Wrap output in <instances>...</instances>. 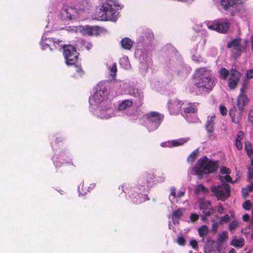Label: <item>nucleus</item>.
Instances as JSON below:
<instances>
[{
	"instance_id": "obj_4",
	"label": "nucleus",
	"mask_w": 253,
	"mask_h": 253,
	"mask_svg": "<svg viewBox=\"0 0 253 253\" xmlns=\"http://www.w3.org/2000/svg\"><path fill=\"white\" fill-rule=\"evenodd\" d=\"M211 190L218 200L225 201L230 196V186L225 182L217 186H211Z\"/></svg>"
},
{
	"instance_id": "obj_40",
	"label": "nucleus",
	"mask_w": 253,
	"mask_h": 253,
	"mask_svg": "<svg viewBox=\"0 0 253 253\" xmlns=\"http://www.w3.org/2000/svg\"><path fill=\"white\" fill-rule=\"evenodd\" d=\"M185 239L183 236H178L177 238V243L180 246H184L185 245Z\"/></svg>"
},
{
	"instance_id": "obj_17",
	"label": "nucleus",
	"mask_w": 253,
	"mask_h": 253,
	"mask_svg": "<svg viewBox=\"0 0 253 253\" xmlns=\"http://www.w3.org/2000/svg\"><path fill=\"white\" fill-rule=\"evenodd\" d=\"M249 102L247 95H239L237 98V107L241 109V110H244V107Z\"/></svg>"
},
{
	"instance_id": "obj_64",
	"label": "nucleus",
	"mask_w": 253,
	"mask_h": 253,
	"mask_svg": "<svg viewBox=\"0 0 253 253\" xmlns=\"http://www.w3.org/2000/svg\"><path fill=\"white\" fill-rule=\"evenodd\" d=\"M251 48L252 51H253V36L251 37Z\"/></svg>"
},
{
	"instance_id": "obj_3",
	"label": "nucleus",
	"mask_w": 253,
	"mask_h": 253,
	"mask_svg": "<svg viewBox=\"0 0 253 253\" xmlns=\"http://www.w3.org/2000/svg\"><path fill=\"white\" fill-rule=\"evenodd\" d=\"M218 167V161L209 160L206 156H205L198 161L197 165L193 168V170L197 175L209 174L215 172Z\"/></svg>"
},
{
	"instance_id": "obj_38",
	"label": "nucleus",
	"mask_w": 253,
	"mask_h": 253,
	"mask_svg": "<svg viewBox=\"0 0 253 253\" xmlns=\"http://www.w3.org/2000/svg\"><path fill=\"white\" fill-rule=\"evenodd\" d=\"M238 225V222L236 220L232 221L230 222L229 225V229L230 231H232L236 229Z\"/></svg>"
},
{
	"instance_id": "obj_56",
	"label": "nucleus",
	"mask_w": 253,
	"mask_h": 253,
	"mask_svg": "<svg viewBox=\"0 0 253 253\" xmlns=\"http://www.w3.org/2000/svg\"><path fill=\"white\" fill-rule=\"evenodd\" d=\"M249 192H252L253 190V182L251 181V183L246 186L245 188Z\"/></svg>"
},
{
	"instance_id": "obj_35",
	"label": "nucleus",
	"mask_w": 253,
	"mask_h": 253,
	"mask_svg": "<svg viewBox=\"0 0 253 253\" xmlns=\"http://www.w3.org/2000/svg\"><path fill=\"white\" fill-rule=\"evenodd\" d=\"M198 152L197 150L194 151L192 152L188 158V161L189 162H194L195 158L198 155Z\"/></svg>"
},
{
	"instance_id": "obj_63",
	"label": "nucleus",
	"mask_w": 253,
	"mask_h": 253,
	"mask_svg": "<svg viewBox=\"0 0 253 253\" xmlns=\"http://www.w3.org/2000/svg\"><path fill=\"white\" fill-rule=\"evenodd\" d=\"M136 197H139L138 194H137L136 195L134 196V199L132 200L133 203L137 204L138 203L137 198Z\"/></svg>"
},
{
	"instance_id": "obj_11",
	"label": "nucleus",
	"mask_w": 253,
	"mask_h": 253,
	"mask_svg": "<svg viewBox=\"0 0 253 253\" xmlns=\"http://www.w3.org/2000/svg\"><path fill=\"white\" fill-rule=\"evenodd\" d=\"M215 115L208 116L207 121L206 123L205 128L208 134V137L211 139H215L216 136L214 134V119Z\"/></svg>"
},
{
	"instance_id": "obj_53",
	"label": "nucleus",
	"mask_w": 253,
	"mask_h": 253,
	"mask_svg": "<svg viewBox=\"0 0 253 253\" xmlns=\"http://www.w3.org/2000/svg\"><path fill=\"white\" fill-rule=\"evenodd\" d=\"M215 241L212 240L210 237H208L207 238V244L208 246H212L214 243Z\"/></svg>"
},
{
	"instance_id": "obj_32",
	"label": "nucleus",
	"mask_w": 253,
	"mask_h": 253,
	"mask_svg": "<svg viewBox=\"0 0 253 253\" xmlns=\"http://www.w3.org/2000/svg\"><path fill=\"white\" fill-rule=\"evenodd\" d=\"M142 35V37L143 38H145L148 41H151L154 38L152 32L149 29L144 30L143 31Z\"/></svg>"
},
{
	"instance_id": "obj_34",
	"label": "nucleus",
	"mask_w": 253,
	"mask_h": 253,
	"mask_svg": "<svg viewBox=\"0 0 253 253\" xmlns=\"http://www.w3.org/2000/svg\"><path fill=\"white\" fill-rule=\"evenodd\" d=\"M248 121L250 125L253 126V107L249 110Z\"/></svg>"
},
{
	"instance_id": "obj_33",
	"label": "nucleus",
	"mask_w": 253,
	"mask_h": 253,
	"mask_svg": "<svg viewBox=\"0 0 253 253\" xmlns=\"http://www.w3.org/2000/svg\"><path fill=\"white\" fill-rule=\"evenodd\" d=\"M230 220V216L228 214H226L224 216L220 217L219 224V225H222L224 223H227L229 222Z\"/></svg>"
},
{
	"instance_id": "obj_6",
	"label": "nucleus",
	"mask_w": 253,
	"mask_h": 253,
	"mask_svg": "<svg viewBox=\"0 0 253 253\" xmlns=\"http://www.w3.org/2000/svg\"><path fill=\"white\" fill-rule=\"evenodd\" d=\"M63 55L67 65H73L79 58V53L75 47L69 44L63 46Z\"/></svg>"
},
{
	"instance_id": "obj_12",
	"label": "nucleus",
	"mask_w": 253,
	"mask_h": 253,
	"mask_svg": "<svg viewBox=\"0 0 253 253\" xmlns=\"http://www.w3.org/2000/svg\"><path fill=\"white\" fill-rule=\"evenodd\" d=\"M200 210L202 211L203 214L206 215H211L213 214L214 210L209 201L201 200L199 202Z\"/></svg>"
},
{
	"instance_id": "obj_26",
	"label": "nucleus",
	"mask_w": 253,
	"mask_h": 253,
	"mask_svg": "<svg viewBox=\"0 0 253 253\" xmlns=\"http://www.w3.org/2000/svg\"><path fill=\"white\" fill-rule=\"evenodd\" d=\"M184 210L183 209H179L174 211L171 214V218L174 221L175 220H178L183 215Z\"/></svg>"
},
{
	"instance_id": "obj_15",
	"label": "nucleus",
	"mask_w": 253,
	"mask_h": 253,
	"mask_svg": "<svg viewBox=\"0 0 253 253\" xmlns=\"http://www.w3.org/2000/svg\"><path fill=\"white\" fill-rule=\"evenodd\" d=\"M100 31L99 27L97 26H86L84 27L82 29V33L84 35L89 36L93 35H98Z\"/></svg>"
},
{
	"instance_id": "obj_24",
	"label": "nucleus",
	"mask_w": 253,
	"mask_h": 253,
	"mask_svg": "<svg viewBox=\"0 0 253 253\" xmlns=\"http://www.w3.org/2000/svg\"><path fill=\"white\" fill-rule=\"evenodd\" d=\"M186 142V141L184 139H176L172 141H168V146L171 147H176L182 145Z\"/></svg>"
},
{
	"instance_id": "obj_2",
	"label": "nucleus",
	"mask_w": 253,
	"mask_h": 253,
	"mask_svg": "<svg viewBox=\"0 0 253 253\" xmlns=\"http://www.w3.org/2000/svg\"><path fill=\"white\" fill-rule=\"evenodd\" d=\"M195 75V85L197 87L205 88L208 92L212 90L214 84L211 70L205 67L200 68L196 70Z\"/></svg>"
},
{
	"instance_id": "obj_48",
	"label": "nucleus",
	"mask_w": 253,
	"mask_h": 253,
	"mask_svg": "<svg viewBox=\"0 0 253 253\" xmlns=\"http://www.w3.org/2000/svg\"><path fill=\"white\" fill-rule=\"evenodd\" d=\"M235 145L238 150H241L243 148V144L241 141L235 140Z\"/></svg>"
},
{
	"instance_id": "obj_54",
	"label": "nucleus",
	"mask_w": 253,
	"mask_h": 253,
	"mask_svg": "<svg viewBox=\"0 0 253 253\" xmlns=\"http://www.w3.org/2000/svg\"><path fill=\"white\" fill-rule=\"evenodd\" d=\"M217 211L218 213H219V214L223 213L224 211V208L221 204H219V205L217 206Z\"/></svg>"
},
{
	"instance_id": "obj_8",
	"label": "nucleus",
	"mask_w": 253,
	"mask_h": 253,
	"mask_svg": "<svg viewBox=\"0 0 253 253\" xmlns=\"http://www.w3.org/2000/svg\"><path fill=\"white\" fill-rule=\"evenodd\" d=\"M242 3V0H221L220 2L221 6L224 10H232L231 15H233L235 13L239 11L237 7Z\"/></svg>"
},
{
	"instance_id": "obj_44",
	"label": "nucleus",
	"mask_w": 253,
	"mask_h": 253,
	"mask_svg": "<svg viewBox=\"0 0 253 253\" xmlns=\"http://www.w3.org/2000/svg\"><path fill=\"white\" fill-rule=\"evenodd\" d=\"M82 44L85 46V48L88 50L90 49L93 46V45L91 44V43L86 42L85 41H83Z\"/></svg>"
},
{
	"instance_id": "obj_57",
	"label": "nucleus",
	"mask_w": 253,
	"mask_h": 253,
	"mask_svg": "<svg viewBox=\"0 0 253 253\" xmlns=\"http://www.w3.org/2000/svg\"><path fill=\"white\" fill-rule=\"evenodd\" d=\"M175 188L174 187H171L170 188V194L174 197V198H176V192H175Z\"/></svg>"
},
{
	"instance_id": "obj_27",
	"label": "nucleus",
	"mask_w": 253,
	"mask_h": 253,
	"mask_svg": "<svg viewBox=\"0 0 253 253\" xmlns=\"http://www.w3.org/2000/svg\"><path fill=\"white\" fill-rule=\"evenodd\" d=\"M244 240L242 238L234 239L231 242L230 245L236 248H242L244 246Z\"/></svg>"
},
{
	"instance_id": "obj_58",
	"label": "nucleus",
	"mask_w": 253,
	"mask_h": 253,
	"mask_svg": "<svg viewBox=\"0 0 253 253\" xmlns=\"http://www.w3.org/2000/svg\"><path fill=\"white\" fill-rule=\"evenodd\" d=\"M250 218V216L248 214H245L242 217V219L244 221H248Z\"/></svg>"
},
{
	"instance_id": "obj_19",
	"label": "nucleus",
	"mask_w": 253,
	"mask_h": 253,
	"mask_svg": "<svg viewBox=\"0 0 253 253\" xmlns=\"http://www.w3.org/2000/svg\"><path fill=\"white\" fill-rule=\"evenodd\" d=\"M73 65L74 66V73L73 75V77L76 78L83 77L85 73L81 64L77 63L76 62Z\"/></svg>"
},
{
	"instance_id": "obj_47",
	"label": "nucleus",
	"mask_w": 253,
	"mask_h": 253,
	"mask_svg": "<svg viewBox=\"0 0 253 253\" xmlns=\"http://www.w3.org/2000/svg\"><path fill=\"white\" fill-rule=\"evenodd\" d=\"M246 76L248 79L253 78V69L248 70Z\"/></svg>"
},
{
	"instance_id": "obj_52",
	"label": "nucleus",
	"mask_w": 253,
	"mask_h": 253,
	"mask_svg": "<svg viewBox=\"0 0 253 253\" xmlns=\"http://www.w3.org/2000/svg\"><path fill=\"white\" fill-rule=\"evenodd\" d=\"M190 245L192 247V248L195 249L198 248V244L197 242L195 240H192L190 242Z\"/></svg>"
},
{
	"instance_id": "obj_42",
	"label": "nucleus",
	"mask_w": 253,
	"mask_h": 253,
	"mask_svg": "<svg viewBox=\"0 0 253 253\" xmlns=\"http://www.w3.org/2000/svg\"><path fill=\"white\" fill-rule=\"evenodd\" d=\"M117 71V66L116 64H114L110 68L111 75L112 76H115Z\"/></svg>"
},
{
	"instance_id": "obj_21",
	"label": "nucleus",
	"mask_w": 253,
	"mask_h": 253,
	"mask_svg": "<svg viewBox=\"0 0 253 253\" xmlns=\"http://www.w3.org/2000/svg\"><path fill=\"white\" fill-rule=\"evenodd\" d=\"M132 104L133 102L131 100H125L119 103L118 108L120 111L124 110L130 107Z\"/></svg>"
},
{
	"instance_id": "obj_62",
	"label": "nucleus",
	"mask_w": 253,
	"mask_h": 253,
	"mask_svg": "<svg viewBox=\"0 0 253 253\" xmlns=\"http://www.w3.org/2000/svg\"><path fill=\"white\" fill-rule=\"evenodd\" d=\"M62 138L61 136L56 137L55 138V142L59 143L62 141Z\"/></svg>"
},
{
	"instance_id": "obj_10",
	"label": "nucleus",
	"mask_w": 253,
	"mask_h": 253,
	"mask_svg": "<svg viewBox=\"0 0 253 253\" xmlns=\"http://www.w3.org/2000/svg\"><path fill=\"white\" fill-rule=\"evenodd\" d=\"M241 77V74L240 72L236 69L230 70V77L228 81V86L230 89L233 90L236 88Z\"/></svg>"
},
{
	"instance_id": "obj_1",
	"label": "nucleus",
	"mask_w": 253,
	"mask_h": 253,
	"mask_svg": "<svg viewBox=\"0 0 253 253\" xmlns=\"http://www.w3.org/2000/svg\"><path fill=\"white\" fill-rule=\"evenodd\" d=\"M120 5L114 0H107L103 2L97 14L101 20H112L115 21L119 15Z\"/></svg>"
},
{
	"instance_id": "obj_36",
	"label": "nucleus",
	"mask_w": 253,
	"mask_h": 253,
	"mask_svg": "<svg viewBox=\"0 0 253 253\" xmlns=\"http://www.w3.org/2000/svg\"><path fill=\"white\" fill-rule=\"evenodd\" d=\"M245 133L243 131H239L236 134L235 140L241 141L245 137Z\"/></svg>"
},
{
	"instance_id": "obj_20",
	"label": "nucleus",
	"mask_w": 253,
	"mask_h": 253,
	"mask_svg": "<svg viewBox=\"0 0 253 253\" xmlns=\"http://www.w3.org/2000/svg\"><path fill=\"white\" fill-rule=\"evenodd\" d=\"M122 47L126 50H129L132 46L133 42L128 38H125L121 41Z\"/></svg>"
},
{
	"instance_id": "obj_49",
	"label": "nucleus",
	"mask_w": 253,
	"mask_h": 253,
	"mask_svg": "<svg viewBox=\"0 0 253 253\" xmlns=\"http://www.w3.org/2000/svg\"><path fill=\"white\" fill-rule=\"evenodd\" d=\"M223 178L225 180V181L227 182L233 183V182L232 181V178L229 174H226L224 177H221L220 179L222 181H223Z\"/></svg>"
},
{
	"instance_id": "obj_59",
	"label": "nucleus",
	"mask_w": 253,
	"mask_h": 253,
	"mask_svg": "<svg viewBox=\"0 0 253 253\" xmlns=\"http://www.w3.org/2000/svg\"><path fill=\"white\" fill-rule=\"evenodd\" d=\"M184 194H185L184 191H179L178 193L177 197L180 198L183 197L184 195Z\"/></svg>"
},
{
	"instance_id": "obj_16",
	"label": "nucleus",
	"mask_w": 253,
	"mask_h": 253,
	"mask_svg": "<svg viewBox=\"0 0 253 253\" xmlns=\"http://www.w3.org/2000/svg\"><path fill=\"white\" fill-rule=\"evenodd\" d=\"M240 39H235L227 43V47L231 48L233 47L234 51L238 50V52L237 53V55H241L242 52V49L240 45Z\"/></svg>"
},
{
	"instance_id": "obj_18",
	"label": "nucleus",
	"mask_w": 253,
	"mask_h": 253,
	"mask_svg": "<svg viewBox=\"0 0 253 253\" xmlns=\"http://www.w3.org/2000/svg\"><path fill=\"white\" fill-rule=\"evenodd\" d=\"M184 105L183 110L185 114L195 113L198 111L197 107L198 103L196 102H189Z\"/></svg>"
},
{
	"instance_id": "obj_28",
	"label": "nucleus",
	"mask_w": 253,
	"mask_h": 253,
	"mask_svg": "<svg viewBox=\"0 0 253 253\" xmlns=\"http://www.w3.org/2000/svg\"><path fill=\"white\" fill-rule=\"evenodd\" d=\"M129 94L135 97H143V96L142 94L141 90L135 87H131L129 89Z\"/></svg>"
},
{
	"instance_id": "obj_37",
	"label": "nucleus",
	"mask_w": 253,
	"mask_h": 253,
	"mask_svg": "<svg viewBox=\"0 0 253 253\" xmlns=\"http://www.w3.org/2000/svg\"><path fill=\"white\" fill-rule=\"evenodd\" d=\"M212 221H214V220H213ZM219 225V222H214L213 223H212V224L211 225V231L213 233H216V232L217 231V229H218Z\"/></svg>"
},
{
	"instance_id": "obj_25",
	"label": "nucleus",
	"mask_w": 253,
	"mask_h": 253,
	"mask_svg": "<svg viewBox=\"0 0 253 253\" xmlns=\"http://www.w3.org/2000/svg\"><path fill=\"white\" fill-rule=\"evenodd\" d=\"M228 238V233L226 231H222L218 236L217 240V243L218 245H221L224 242H226Z\"/></svg>"
},
{
	"instance_id": "obj_50",
	"label": "nucleus",
	"mask_w": 253,
	"mask_h": 253,
	"mask_svg": "<svg viewBox=\"0 0 253 253\" xmlns=\"http://www.w3.org/2000/svg\"><path fill=\"white\" fill-rule=\"evenodd\" d=\"M246 88H247L246 84H243L242 85V87L240 89L239 95H246L245 92H246Z\"/></svg>"
},
{
	"instance_id": "obj_29",
	"label": "nucleus",
	"mask_w": 253,
	"mask_h": 253,
	"mask_svg": "<svg viewBox=\"0 0 253 253\" xmlns=\"http://www.w3.org/2000/svg\"><path fill=\"white\" fill-rule=\"evenodd\" d=\"M208 191V189L206 187L201 184L197 185L196 188L194 189V193L196 195H199L200 193L205 194L207 193Z\"/></svg>"
},
{
	"instance_id": "obj_45",
	"label": "nucleus",
	"mask_w": 253,
	"mask_h": 253,
	"mask_svg": "<svg viewBox=\"0 0 253 253\" xmlns=\"http://www.w3.org/2000/svg\"><path fill=\"white\" fill-rule=\"evenodd\" d=\"M199 218V215L197 214V213H191L190 215V220L192 222L196 221L197 220H198Z\"/></svg>"
},
{
	"instance_id": "obj_61",
	"label": "nucleus",
	"mask_w": 253,
	"mask_h": 253,
	"mask_svg": "<svg viewBox=\"0 0 253 253\" xmlns=\"http://www.w3.org/2000/svg\"><path fill=\"white\" fill-rule=\"evenodd\" d=\"M232 53H233V57L234 58H237V57H239L240 56V55H237V53L238 52V50L234 51V49H232Z\"/></svg>"
},
{
	"instance_id": "obj_13",
	"label": "nucleus",
	"mask_w": 253,
	"mask_h": 253,
	"mask_svg": "<svg viewBox=\"0 0 253 253\" xmlns=\"http://www.w3.org/2000/svg\"><path fill=\"white\" fill-rule=\"evenodd\" d=\"M230 27L229 22H217L208 26L209 29L219 33H225Z\"/></svg>"
},
{
	"instance_id": "obj_23",
	"label": "nucleus",
	"mask_w": 253,
	"mask_h": 253,
	"mask_svg": "<svg viewBox=\"0 0 253 253\" xmlns=\"http://www.w3.org/2000/svg\"><path fill=\"white\" fill-rule=\"evenodd\" d=\"M55 43V39L53 38H48L43 42V47H48L51 50H54L53 45Z\"/></svg>"
},
{
	"instance_id": "obj_14",
	"label": "nucleus",
	"mask_w": 253,
	"mask_h": 253,
	"mask_svg": "<svg viewBox=\"0 0 253 253\" xmlns=\"http://www.w3.org/2000/svg\"><path fill=\"white\" fill-rule=\"evenodd\" d=\"M244 110H241V109L234 108L230 111L229 115L231 118L232 122L236 124H238L241 122L242 117L243 113Z\"/></svg>"
},
{
	"instance_id": "obj_22",
	"label": "nucleus",
	"mask_w": 253,
	"mask_h": 253,
	"mask_svg": "<svg viewBox=\"0 0 253 253\" xmlns=\"http://www.w3.org/2000/svg\"><path fill=\"white\" fill-rule=\"evenodd\" d=\"M199 235L200 237H203L202 241H204V237L206 236L209 232V229L207 225H203L201 226L198 229Z\"/></svg>"
},
{
	"instance_id": "obj_30",
	"label": "nucleus",
	"mask_w": 253,
	"mask_h": 253,
	"mask_svg": "<svg viewBox=\"0 0 253 253\" xmlns=\"http://www.w3.org/2000/svg\"><path fill=\"white\" fill-rule=\"evenodd\" d=\"M245 149L247 152V154L249 157L253 155V149L251 143L249 141H246L245 143Z\"/></svg>"
},
{
	"instance_id": "obj_39",
	"label": "nucleus",
	"mask_w": 253,
	"mask_h": 253,
	"mask_svg": "<svg viewBox=\"0 0 253 253\" xmlns=\"http://www.w3.org/2000/svg\"><path fill=\"white\" fill-rule=\"evenodd\" d=\"M252 207V203L250 200H247L243 204V208L246 210H250Z\"/></svg>"
},
{
	"instance_id": "obj_41",
	"label": "nucleus",
	"mask_w": 253,
	"mask_h": 253,
	"mask_svg": "<svg viewBox=\"0 0 253 253\" xmlns=\"http://www.w3.org/2000/svg\"><path fill=\"white\" fill-rule=\"evenodd\" d=\"M248 177L249 181L251 182L253 178V169L251 167L248 168Z\"/></svg>"
},
{
	"instance_id": "obj_7",
	"label": "nucleus",
	"mask_w": 253,
	"mask_h": 253,
	"mask_svg": "<svg viewBox=\"0 0 253 253\" xmlns=\"http://www.w3.org/2000/svg\"><path fill=\"white\" fill-rule=\"evenodd\" d=\"M184 105V102L176 98L170 100L168 103V106L169 112L171 115H177L181 112L182 107Z\"/></svg>"
},
{
	"instance_id": "obj_31",
	"label": "nucleus",
	"mask_w": 253,
	"mask_h": 253,
	"mask_svg": "<svg viewBox=\"0 0 253 253\" xmlns=\"http://www.w3.org/2000/svg\"><path fill=\"white\" fill-rule=\"evenodd\" d=\"M219 73L220 75V78L224 80H226L229 75V71L224 67L221 68L219 70Z\"/></svg>"
},
{
	"instance_id": "obj_46",
	"label": "nucleus",
	"mask_w": 253,
	"mask_h": 253,
	"mask_svg": "<svg viewBox=\"0 0 253 253\" xmlns=\"http://www.w3.org/2000/svg\"><path fill=\"white\" fill-rule=\"evenodd\" d=\"M220 112L222 115L225 116L227 114V110L224 106L220 105L219 106Z\"/></svg>"
},
{
	"instance_id": "obj_55",
	"label": "nucleus",
	"mask_w": 253,
	"mask_h": 253,
	"mask_svg": "<svg viewBox=\"0 0 253 253\" xmlns=\"http://www.w3.org/2000/svg\"><path fill=\"white\" fill-rule=\"evenodd\" d=\"M250 193L245 188H243L242 189V193L244 198H246Z\"/></svg>"
},
{
	"instance_id": "obj_5",
	"label": "nucleus",
	"mask_w": 253,
	"mask_h": 253,
	"mask_svg": "<svg viewBox=\"0 0 253 253\" xmlns=\"http://www.w3.org/2000/svg\"><path fill=\"white\" fill-rule=\"evenodd\" d=\"M145 118L148 122V128L150 131L157 129L162 122L164 116L157 112H150L145 115Z\"/></svg>"
},
{
	"instance_id": "obj_51",
	"label": "nucleus",
	"mask_w": 253,
	"mask_h": 253,
	"mask_svg": "<svg viewBox=\"0 0 253 253\" xmlns=\"http://www.w3.org/2000/svg\"><path fill=\"white\" fill-rule=\"evenodd\" d=\"M61 42H62L61 41H59V40L56 41L55 40V43L53 45L54 49L59 48L60 47H63V46L61 44H60V43Z\"/></svg>"
},
{
	"instance_id": "obj_43",
	"label": "nucleus",
	"mask_w": 253,
	"mask_h": 253,
	"mask_svg": "<svg viewBox=\"0 0 253 253\" xmlns=\"http://www.w3.org/2000/svg\"><path fill=\"white\" fill-rule=\"evenodd\" d=\"M220 172L222 174H229L231 172V170L226 167H222L220 169Z\"/></svg>"
},
{
	"instance_id": "obj_60",
	"label": "nucleus",
	"mask_w": 253,
	"mask_h": 253,
	"mask_svg": "<svg viewBox=\"0 0 253 253\" xmlns=\"http://www.w3.org/2000/svg\"><path fill=\"white\" fill-rule=\"evenodd\" d=\"M210 216L211 215H206V214H203V215L201 216V218L202 221H205L207 220V217Z\"/></svg>"
},
{
	"instance_id": "obj_9",
	"label": "nucleus",
	"mask_w": 253,
	"mask_h": 253,
	"mask_svg": "<svg viewBox=\"0 0 253 253\" xmlns=\"http://www.w3.org/2000/svg\"><path fill=\"white\" fill-rule=\"evenodd\" d=\"M77 14V9L72 6L64 5L60 10L61 18L65 20L73 19Z\"/></svg>"
}]
</instances>
